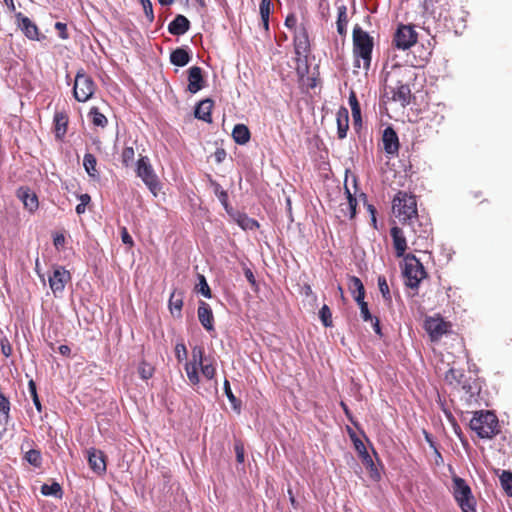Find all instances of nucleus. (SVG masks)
Returning a JSON list of instances; mask_svg holds the SVG:
<instances>
[{
  "label": "nucleus",
  "instance_id": "obj_1",
  "mask_svg": "<svg viewBox=\"0 0 512 512\" xmlns=\"http://www.w3.org/2000/svg\"><path fill=\"white\" fill-rule=\"evenodd\" d=\"M392 210L402 223H408L416 236L413 245H422L432 231L431 224L427 219H420L417 213V203L414 196L406 192H399L393 199Z\"/></svg>",
  "mask_w": 512,
  "mask_h": 512
},
{
  "label": "nucleus",
  "instance_id": "obj_2",
  "mask_svg": "<svg viewBox=\"0 0 512 512\" xmlns=\"http://www.w3.org/2000/svg\"><path fill=\"white\" fill-rule=\"evenodd\" d=\"M412 70L407 67L394 65L389 71H386L384 77V88L389 90L394 101H399L402 105L410 102L411 90L405 82L411 79Z\"/></svg>",
  "mask_w": 512,
  "mask_h": 512
},
{
  "label": "nucleus",
  "instance_id": "obj_3",
  "mask_svg": "<svg viewBox=\"0 0 512 512\" xmlns=\"http://www.w3.org/2000/svg\"><path fill=\"white\" fill-rule=\"evenodd\" d=\"M373 38L359 25L353 28L354 67L368 70L371 64Z\"/></svg>",
  "mask_w": 512,
  "mask_h": 512
},
{
  "label": "nucleus",
  "instance_id": "obj_4",
  "mask_svg": "<svg viewBox=\"0 0 512 512\" xmlns=\"http://www.w3.org/2000/svg\"><path fill=\"white\" fill-rule=\"evenodd\" d=\"M469 425L471 430L482 439H491L499 433L498 419L491 411L474 412Z\"/></svg>",
  "mask_w": 512,
  "mask_h": 512
},
{
  "label": "nucleus",
  "instance_id": "obj_5",
  "mask_svg": "<svg viewBox=\"0 0 512 512\" xmlns=\"http://www.w3.org/2000/svg\"><path fill=\"white\" fill-rule=\"evenodd\" d=\"M404 262L405 284L412 289L418 288L420 282L426 277L424 266L413 254H407Z\"/></svg>",
  "mask_w": 512,
  "mask_h": 512
},
{
  "label": "nucleus",
  "instance_id": "obj_6",
  "mask_svg": "<svg viewBox=\"0 0 512 512\" xmlns=\"http://www.w3.org/2000/svg\"><path fill=\"white\" fill-rule=\"evenodd\" d=\"M136 173L148 189L154 195H157V192L160 190V182L147 156H141L138 159Z\"/></svg>",
  "mask_w": 512,
  "mask_h": 512
},
{
  "label": "nucleus",
  "instance_id": "obj_7",
  "mask_svg": "<svg viewBox=\"0 0 512 512\" xmlns=\"http://www.w3.org/2000/svg\"><path fill=\"white\" fill-rule=\"evenodd\" d=\"M454 497L463 512H475L474 497L470 487L460 477L453 478Z\"/></svg>",
  "mask_w": 512,
  "mask_h": 512
},
{
  "label": "nucleus",
  "instance_id": "obj_8",
  "mask_svg": "<svg viewBox=\"0 0 512 512\" xmlns=\"http://www.w3.org/2000/svg\"><path fill=\"white\" fill-rule=\"evenodd\" d=\"M94 92L95 83L92 78L83 71H79L76 74L73 87L74 98L79 102H86L93 96Z\"/></svg>",
  "mask_w": 512,
  "mask_h": 512
},
{
  "label": "nucleus",
  "instance_id": "obj_9",
  "mask_svg": "<svg viewBox=\"0 0 512 512\" xmlns=\"http://www.w3.org/2000/svg\"><path fill=\"white\" fill-rule=\"evenodd\" d=\"M393 42L398 49L407 50L417 42V33L410 25H400L395 32Z\"/></svg>",
  "mask_w": 512,
  "mask_h": 512
},
{
  "label": "nucleus",
  "instance_id": "obj_10",
  "mask_svg": "<svg viewBox=\"0 0 512 512\" xmlns=\"http://www.w3.org/2000/svg\"><path fill=\"white\" fill-rule=\"evenodd\" d=\"M70 279V273L64 267L59 266L54 269L53 273L49 276L48 281L49 286L56 297L62 294Z\"/></svg>",
  "mask_w": 512,
  "mask_h": 512
},
{
  "label": "nucleus",
  "instance_id": "obj_11",
  "mask_svg": "<svg viewBox=\"0 0 512 512\" xmlns=\"http://www.w3.org/2000/svg\"><path fill=\"white\" fill-rule=\"evenodd\" d=\"M424 327L433 341L439 340L448 332V323L439 317H429L425 320Z\"/></svg>",
  "mask_w": 512,
  "mask_h": 512
},
{
  "label": "nucleus",
  "instance_id": "obj_12",
  "mask_svg": "<svg viewBox=\"0 0 512 512\" xmlns=\"http://www.w3.org/2000/svg\"><path fill=\"white\" fill-rule=\"evenodd\" d=\"M383 149L389 155H397L399 151L398 135L392 127H386L382 135Z\"/></svg>",
  "mask_w": 512,
  "mask_h": 512
},
{
  "label": "nucleus",
  "instance_id": "obj_13",
  "mask_svg": "<svg viewBox=\"0 0 512 512\" xmlns=\"http://www.w3.org/2000/svg\"><path fill=\"white\" fill-rule=\"evenodd\" d=\"M294 47L296 55L305 58L307 57L310 51V43L308 33L304 27H300L296 30L294 36Z\"/></svg>",
  "mask_w": 512,
  "mask_h": 512
},
{
  "label": "nucleus",
  "instance_id": "obj_14",
  "mask_svg": "<svg viewBox=\"0 0 512 512\" xmlns=\"http://www.w3.org/2000/svg\"><path fill=\"white\" fill-rule=\"evenodd\" d=\"M390 234L393 240V247L397 257H405V251L407 249V241L404 232L401 228L393 226L390 230Z\"/></svg>",
  "mask_w": 512,
  "mask_h": 512
},
{
  "label": "nucleus",
  "instance_id": "obj_15",
  "mask_svg": "<svg viewBox=\"0 0 512 512\" xmlns=\"http://www.w3.org/2000/svg\"><path fill=\"white\" fill-rule=\"evenodd\" d=\"M188 91L195 94L204 86L202 69L198 66H192L188 70Z\"/></svg>",
  "mask_w": 512,
  "mask_h": 512
},
{
  "label": "nucleus",
  "instance_id": "obj_16",
  "mask_svg": "<svg viewBox=\"0 0 512 512\" xmlns=\"http://www.w3.org/2000/svg\"><path fill=\"white\" fill-rule=\"evenodd\" d=\"M17 197L21 200L24 207L29 212H34L38 209L39 202L36 194L32 192L29 188L20 187L17 190Z\"/></svg>",
  "mask_w": 512,
  "mask_h": 512
},
{
  "label": "nucleus",
  "instance_id": "obj_17",
  "mask_svg": "<svg viewBox=\"0 0 512 512\" xmlns=\"http://www.w3.org/2000/svg\"><path fill=\"white\" fill-rule=\"evenodd\" d=\"M16 19L18 27L22 30L26 37L31 40L38 39V27L35 23H33L28 17L20 12L16 14Z\"/></svg>",
  "mask_w": 512,
  "mask_h": 512
},
{
  "label": "nucleus",
  "instance_id": "obj_18",
  "mask_svg": "<svg viewBox=\"0 0 512 512\" xmlns=\"http://www.w3.org/2000/svg\"><path fill=\"white\" fill-rule=\"evenodd\" d=\"M197 315L200 323L207 331L214 330V316L210 306L206 302H199Z\"/></svg>",
  "mask_w": 512,
  "mask_h": 512
},
{
  "label": "nucleus",
  "instance_id": "obj_19",
  "mask_svg": "<svg viewBox=\"0 0 512 512\" xmlns=\"http://www.w3.org/2000/svg\"><path fill=\"white\" fill-rule=\"evenodd\" d=\"M88 462L90 468L94 472L102 474L106 471V463L104 460V455L101 451L94 448L88 450Z\"/></svg>",
  "mask_w": 512,
  "mask_h": 512
},
{
  "label": "nucleus",
  "instance_id": "obj_20",
  "mask_svg": "<svg viewBox=\"0 0 512 512\" xmlns=\"http://www.w3.org/2000/svg\"><path fill=\"white\" fill-rule=\"evenodd\" d=\"M190 29V21L184 15H177L168 25V31L172 35L180 36Z\"/></svg>",
  "mask_w": 512,
  "mask_h": 512
},
{
  "label": "nucleus",
  "instance_id": "obj_21",
  "mask_svg": "<svg viewBox=\"0 0 512 512\" xmlns=\"http://www.w3.org/2000/svg\"><path fill=\"white\" fill-rule=\"evenodd\" d=\"M228 214L244 230H253L259 226L256 220L248 217L244 213H240L232 209Z\"/></svg>",
  "mask_w": 512,
  "mask_h": 512
},
{
  "label": "nucleus",
  "instance_id": "obj_22",
  "mask_svg": "<svg viewBox=\"0 0 512 512\" xmlns=\"http://www.w3.org/2000/svg\"><path fill=\"white\" fill-rule=\"evenodd\" d=\"M212 107H213V101L211 99L202 100L196 106L195 117L200 120L210 123L212 121V119H211Z\"/></svg>",
  "mask_w": 512,
  "mask_h": 512
},
{
  "label": "nucleus",
  "instance_id": "obj_23",
  "mask_svg": "<svg viewBox=\"0 0 512 512\" xmlns=\"http://www.w3.org/2000/svg\"><path fill=\"white\" fill-rule=\"evenodd\" d=\"M349 117L347 109H341L337 113V134L340 139H343L347 135L349 128Z\"/></svg>",
  "mask_w": 512,
  "mask_h": 512
},
{
  "label": "nucleus",
  "instance_id": "obj_24",
  "mask_svg": "<svg viewBox=\"0 0 512 512\" xmlns=\"http://www.w3.org/2000/svg\"><path fill=\"white\" fill-rule=\"evenodd\" d=\"M234 141L239 145H245L250 140V131L244 124H237L232 131Z\"/></svg>",
  "mask_w": 512,
  "mask_h": 512
},
{
  "label": "nucleus",
  "instance_id": "obj_25",
  "mask_svg": "<svg viewBox=\"0 0 512 512\" xmlns=\"http://www.w3.org/2000/svg\"><path fill=\"white\" fill-rule=\"evenodd\" d=\"M191 60L189 52L183 48H177L170 54V61L173 65L183 67Z\"/></svg>",
  "mask_w": 512,
  "mask_h": 512
},
{
  "label": "nucleus",
  "instance_id": "obj_26",
  "mask_svg": "<svg viewBox=\"0 0 512 512\" xmlns=\"http://www.w3.org/2000/svg\"><path fill=\"white\" fill-rule=\"evenodd\" d=\"M55 135L62 138L67 131L68 117L63 112H56L54 115Z\"/></svg>",
  "mask_w": 512,
  "mask_h": 512
},
{
  "label": "nucleus",
  "instance_id": "obj_27",
  "mask_svg": "<svg viewBox=\"0 0 512 512\" xmlns=\"http://www.w3.org/2000/svg\"><path fill=\"white\" fill-rule=\"evenodd\" d=\"M10 402L8 398L0 391V426L2 431L6 430V424L9 420Z\"/></svg>",
  "mask_w": 512,
  "mask_h": 512
},
{
  "label": "nucleus",
  "instance_id": "obj_28",
  "mask_svg": "<svg viewBox=\"0 0 512 512\" xmlns=\"http://www.w3.org/2000/svg\"><path fill=\"white\" fill-rule=\"evenodd\" d=\"M337 32L341 36H345L347 33V24H348V16H347V7L345 5H340L337 8Z\"/></svg>",
  "mask_w": 512,
  "mask_h": 512
},
{
  "label": "nucleus",
  "instance_id": "obj_29",
  "mask_svg": "<svg viewBox=\"0 0 512 512\" xmlns=\"http://www.w3.org/2000/svg\"><path fill=\"white\" fill-rule=\"evenodd\" d=\"M349 289L354 295L355 301L363 300L365 297V290L361 280L358 277H351L349 282Z\"/></svg>",
  "mask_w": 512,
  "mask_h": 512
},
{
  "label": "nucleus",
  "instance_id": "obj_30",
  "mask_svg": "<svg viewBox=\"0 0 512 512\" xmlns=\"http://www.w3.org/2000/svg\"><path fill=\"white\" fill-rule=\"evenodd\" d=\"M212 187L214 194L217 196L226 212L230 213V210L232 211V207H230L228 203V193L224 189H222L221 185L217 182H212Z\"/></svg>",
  "mask_w": 512,
  "mask_h": 512
},
{
  "label": "nucleus",
  "instance_id": "obj_31",
  "mask_svg": "<svg viewBox=\"0 0 512 512\" xmlns=\"http://www.w3.org/2000/svg\"><path fill=\"white\" fill-rule=\"evenodd\" d=\"M83 165L89 176L96 178L98 177V171L96 169L97 161L94 155L87 153L83 159Z\"/></svg>",
  "mask_w": 512,
  "mask_h": 512
},
{
  "label": "nucleus",
  "instance_id": "obj_32",
  "mask_svg": "<svg viewBox=\"0 0 512 512\" xmlns=\"http://www.w3.org/2000/svg\"><path fill=\"white\" fill-rule=\"evenodd\" d=\"M272 0H262L260 3V15L265 30L269 29V15L271 12Z\"/></svg>",
  "mask_w": 512,
  "mask_h": 512
},
{
  "label": "nucleus",
  "instance_id": "obj_33",
  "mask_svg": "<svg viewBox=\"0 0 512 512\" xmlns=\"http://www.w3.org/2000/svg\"><path fill=\"white\" fill-rule=\"evenodd\" d=\"M41 493L44 496H54L56 498H62V488L59 483L53 482L52 484H43L41 486Z\"/></svg>",
  "mask_w": 512,
  "mask_h": 512
},
{
  "label": "nucleus",
  "instance_id": "obj_34",
  "mask_svg": "<svg viewBox=\"0 0 512 512\" xmlns=\"http://www.w3.org/2000/svg\"><path fill=\"white\" fill-rule=\"evenodd\" d=\"M182 306H183V295H182V293L181 292L173 291L171 293L170 299H169V308H170L171 312L173 313V311L175 310L180 315Z\"/></svg>",
  "mask_w": 512,
  "mask_h": 512
},
{
  "label": "nucleus",
  "instance_id": "obj_35",
  "mask_svg": "<svg viewBox=\"0 0 512 512\" xmlns=\"http://www.w3.org/2000/svg\"><path fill=\"white\" fill-rule=\"evenodd\" d=\"M198 367L195 363H186L185 371L188 377V380L191 384L196 385L200 382V378L198 375Z\"/></svg>",
  "mask_w": 512,
  "mask_h": 512
},
{
  "label": "nucleus",
  "instance_id": "obj_36",
  "mask_svg": "<svg viewBox=\"0 0 512 512\" xmlns=\"http://www.w3.org/2000/svg\"><path fill=\"white\" fill-rule=\"evenodd\" d=\"M90 115L92 116V123L95 126L105 127L107 125V118L104 114L100 113L96 107L91 108Z\"/></svg>",
  "mask_w": 512,
  "mask_h": 512
},
{
  "label": "nucleus",
  "instance_id": "obj_37",
  "mask_svg": "<svg viewBox=\"0 0 512 512\" xmlns=\"http://www.w3.org/2000/svg\"><path fill=\"white\" fill-rule=\"evenodd\" d=\"M500 482L505 492L512 496V472L503 471L500 476Z\"/></svg>",
  "mask_w": 512,
  "mask_h": 512
},
{
  "label": "nucleus",
  "instance_id": "obj_38",
  "mask_svg": "<svg viewBox=\"0 0 512 512\" xmlns=\"http://www.w3.org/2000/svg\"><path fill=\"white\" fill-rule=\"evenodd\" d=\"M319 317L325 327H332V313L327 305H323L319 311Z\"/></svg>",
  "mask_w": 512,
  "mask_h": 512
},
{
  "label": "nucleus",
  "instance_id": "obj_39",
  "mask_svg": "<svg viewBox=\"0 0 512 512\" xmlns=\"http://www.w3.org/2000/svg\"><path fill=\"white\" fill-rule=\"evenodd\" d=\"M206 359L204 358V348L202 346H194L192 348V361L189 363H195L197 366L202 365Z\"/></svg>",
  "mask_w": 512,
  "mask_h": 512
},
{
  "label": "nucleus",
  "instance_id": "obj_40",
  "mask_svg": "<svg viewBox=\"0 0 512 512\" xmlns=\"http://www.w3.org/2000/svg\"><path fill=\"white\" fill-rule=\"evenodd\" d=\"M463 377V374L460 370H456L454 368H450L445 373V380L449 384H459L461 382V378Z\"/></svg>",
  "mask_w": 512,
  "mask_h": 512
},
{
  "label": "nucleus",
  "instance_id": "obj_41",
  "mask_svg": "<svg viewBox=\"0 0 512 512\" xmlns=\"http://www.w3.org/2000/svg\"><path fill=\"white\" fill-rule=\"evenodd\" d=\"M25 459L27 462L35 467H39L41 465V453L38 450L31 449L25 454Z\"/></svg>",
  "mask_w": 512,
  "mask_h": 512
},
{
  "label": "nucleus",
  "instance_id": "obj_42",
  "mask_svg": "<svg viewBox=\"0 0 512 512\" xmlns=\"http://www.w3.org/2000/svg\"><path fill=\"white\" fill-rule=\"evenodd\" d=\"M349 104L352 111V116L355 119V121L361 120V112H360V106L358 103V100L356 98V95L354 92H352L349 96Z\"/></svg>",
  "mask_w": 512,
  "mask_h": 512
},
{
  "label": "nucleus",
  "instance_id": "obj_43",
  "mask_svg": "<svg viewBox=\"0 0 512 512\" xmlns=\"http://www.w3.org/2000/svg\"><path fill=\"white\" fill-rule=\"evenodd\" d=\"M346 189V194H347V203L345 204L347 206V209L349 210V217L350 219L354 218L355 214H356V206H357V200L355 197H353V195L351 194V192L349 191V189L347 187H345Z\"/></svg>",
  "mask_w": 512,
  "mask_h": 512
},
{
  "label": "nucleus",
  "instance_id": "obj_44",
  "mask_svg": "<svg viewBox=\"0 0 512 512\" xmlns=\"http://www.w3.org/2000/svg\"><path fill=\"white\" fill-rule=\"evenodd\" d=\"M153 372H154V368L150 364H148L146 362L140 363V365L138 367V373L142 379H144V380L150 379L153 375Z\"/></svg>",
  "mask_w": 512,
  "mask_h": 512
},
{
  "label": "nucleus",
  "instance_id": "obj_45",
  "mask_svg": "<svg viewBox=\"0 0 512 512\" xmlns=\"http://www.w3.org/2000/svg\"><path fill=\"white\" fill-rule=\"evenodd\" d=\"M199 284H198V292L201 293L205 298H211V290L206 281V278L203 275H198Z\"/></svg>",
  "mask_w": 512,
  "mask_h": 512
},
{
  "label": "nucleus",
  "instance_id": "obj_46",
  "mask_svg": "<svg viewBox=\"0 0 512 512\" xmlns=\"http://www.w3.org/2000/svg\"><path fill=\"white\" fill-rule=\"evenodd\" d=\"M378 286H379V290L383 296V298L387 301H390L391 300V294H390V290H389V286H388V283H387V280L384 276H379L378 277Z\"/></svg>",
  "mask_w": 512,
  "mask_h": 512
},
{
  "label": "nucleus",
  "instance_id": "obj_47",
  "mask_svg": "<svg viewBox=\"0 0 512 512\" xmlns=\"http://www.w3.org/2000/svg\"><path fill=\"white\" fill-rule=\"evenodd\" d=\"M28 389H29L30 395L32 397L33 403H34L37 411L41 412L42 406H41V403H40V400H39V397H38V394H37L36 384H35V382L33 380L29 381Z\"/></svg>",
  "mask_w": 512,
  "mask_h": 512
},
{
  "label": "nucleus",
  "instance_id": "obj_48",
  "mask_svg": "<svg viewBox=\"0 0 512 512\" xmlns=\"http://www.w3.org/2000/svg\"><path fill=\"white\" fill-rule=\"evenodd\" d=\"M224 392L228 398V400L230 401V403L232 404L233 408L234 409H239L240 407V403L239 401L237 400V398L235 397V395L233 394L231 388H230V383L228 380H225L224 381Z\"/></svg>",
  "mask_w": 512,
  "mask_h": 512
},
{
  "label": "nucleus",
  "instance_id": "obj_49",
  "mask_svg": "<svg viewBox=\"0 0 512 512\" xmlns=\"http://www.w3.org/2000/svg\"><path fill=\"white\" fill-rule=\"evenodd\" d=\"M135 151L133 147H125L122 151L121 158L122 163L128 167L134 160Z\"/></svg>",
  "mask_w": 512,
  "mask_h": 512
},
{
  "label": "nucleus",
  "instance_id": "obj_50",
  "mask_svg": "<svg viewBox=\"0 0 512 512\" xmlns=\"http://www.w3.org/2000/svg\"><path fill=\"white\" fill-rule=\"evenodd\" d=\"M360 308V314L364 321H372V315L368 309V304L363 300L356 301Z\"/></svg>",
  "mask_w": 512,
  "mask_h": 512
},
{
  "label": "nucleus",
  "instance_id": "obj_51",
  "mask_svg": "<svg viewBox=\"0 0 512 512\" xmlns=\"http://www.w3.org/2000/svg\"><path fill=\"white\" fill-rule=\"evenodd\" d=\"M201 372L205 378L211 380L215 376V367L211 363H203L200 365Z\"/></svg>",
  "mask_w": 512,
  "mask_h": 512
},
{
  "label": "nucleus",
  "instance_id": "obj_52",
  "mask_svg": "<svg viewBox=\"0 0 512 512\" xmlns=\"http://www.w3.org/2000/svg\"><path fill=\"white\" fill-rule=\"evenodd\" d=\"M141 4L143 6L144 13L149 20V22H152L154 20V13H153V7L150 0H140Z\"/></svg>",
  "mask_w": 512,
  "mask_h": 512
},
{
  "label": "nucleus",
  "instance_id": "obj_53",
  "mask_svg": "<svg viewBox=\"0 0 512 512\" xmlns=\"http://www.w3.org/2000/svg\"><path fill=\"white\" fill-rule=\"evenodd\" d=\"M175 355L178 361H183L187 358V349L183 343H178L175 347Z\"/></svg>",
  "mask_w": 512,
  "mask_h": 512
},
{
  "label": "nucleus",
  "instance_id": "obj_54",
  "mask_svg": "<svg viewBox=\"0 0 512 512\" xmlns=\"http://www.w3.org/2000/svg\"><path fill=\"white\" fill-rule=\"evenodd\" d=\"M1 352L4 356L9 357L12 353V347L7 338H2L0 340Z\"/></svg>",
  "mask_w": 512,
  "mask_h": 512
},
{
  "label": "nucleus",
  "instance_id": "obj_55",
  "mask_svg": "<svg viewBox=\"0 0 512 512\" xmlns=\"http://www.w3.org/2000/svg\"><path fill=\"white\" fill-rule=\"evenodd\" d=\"M234 448H235L237 462L243 463L244 462V447H243L242 443L236 442Z\"/></svg>",
  "mask_w": 512,
  "mask_h": 512
},
{
  "label": "nucleus",
  "instance_id": "obj_56",
  "mask_svg": "<svg viewBox=\"0 0 512 512\" xmlns=\"http://www.w3.org/2000/svg\"><path fill=\"white\" fill-rule=\"evenodd\" d=\"M361 459H362V462L363 464L367 467V468H370L371 471L374 470V462L372 460V457L370 456V454L367 452L363 453L360 455Z\"/></svg>",
  "mask_w": 512,
  "mask_h": 512
},
{
  "label": "nucleus",
  "instance_id": "obj_57",
  "mask_svg": "<svg viewBox=\"0 0 512 512\" xmlns=\"http://www.w3.org/2000/svg\"><path fill=\"white\" fill-rule=\"evenodd\" d=\"M66 24L65 23H62V22H57L55 24V29L58 31L59 33V37L62 38V39H67L68 38V34L66 32Z\"/></svg>",
  "mask_w": 512,
  "mask_h": 512
},
{
  "label": "nucleus",
  "instance_id": "obj_58",
  "mask_svg": "<svg viewBox=\"0 0 512 512\" xmlns=\"http://www.w3.org/2000/svg\"><path fill=\"white\" fill-rule=\"evenodd\" d=\"M121 239L124 244L129 245V246L133 245L132 237L130 236V234L128 233V231L125 227H123L121 229Z\"/></svg>",
  "mask_w": 512,
  "mask_h": 512
},
{
  "label": "nucleus",
  "instance_id": "obj_59",
  "mask_svg": "<svg viewBox=\"0 0 512 512\" xmlns=\"http://www.w3.org/2000/svg\"><path fill=\"white\" fill-rule=\"evenodd\" d=\"M354 446H355V449L357 450V452L359 453V455L367 452V449H366L364 443L359 439L354 440Z\"/></svg>",
  "mask_w": 512,
  "mask_h": 512
},
{
  "label": "nucleus",
  "instance_id": "obj_60",
  "mask_svg": "<svg viewBox=\"0 0 512 512\" xmlns=\"http://www.w3.org/2000/svg\"><path fill=\"white\" fill-rule=\"evenodd\" d=\"M64 243H65V237H64V235H62V234H58V235H56V236L54 237V246H55L56 248H59V247L63 246V245H64Z\"/></svg>",
  "mask_w": 512,
  "mask_h": 512
},
{
  "label": "nucleus",
  "instance_id": "obj_61",
  "mask_svg": "<svg viewBox=\"0 0 512 512\" xmlns=\"http://www.w3.org/2000/svg\"><path fill=\"white\" fill-rule=\"evenodd\" d=\"M226 157V152L224 149H217L215 152V158L218 163L222 162Z\"/></svg>",
  "mask_w": 512,
  "mask_h": 512
},
{
  "label": "nucleus",
  "instance_id": "obj_62",
  "mask_svg": "<svg viewBox=\"0 0 512 512\" xmlns=\"http://www.w3.org/2000/svg\"><path fill=\"white\" fill-rule=\"evenodd\" d=\"M244 274H245V277L247 278V280L252 285H254L256 281H255V277H254L253 272L249 268H247V269H245Z\"/></svg>",
  "mask_w": 512,
  "mask_h": 512
},
{
  "label": "nucleus",
  "instance_id": "obj_63",
  "mask_svg": "<svg viewBox=\"0 0 512 512\" xmlns=\"http://www.w3.org/2000/svg\"><path fill=\"white\" fill-rule=\"evenodd\" d=\"M78 199L80 200V203H82L83 205H88L91 201V197L87 193L79 195Z\"/></svg>",
  "mask_w": 512,
  "mask_h": 512
},
{
  "label": "nucleus",
  "instance_id": "obj_64",
  "mask_svg": "<svg viewBox=\"0 0 512 512\" xmlns=\"http://www.w3.org/2000/svg\"><path fill=\"white\" fill-rule=\"evenodd\" d=\"M285 24L288 27H293L296 24L295 16L294 15H288L286 20H285Z\"/></svg>",
  "mask_w": 512,
  "mask_h": 512
}]
</instances>
